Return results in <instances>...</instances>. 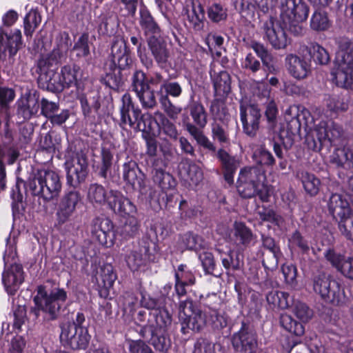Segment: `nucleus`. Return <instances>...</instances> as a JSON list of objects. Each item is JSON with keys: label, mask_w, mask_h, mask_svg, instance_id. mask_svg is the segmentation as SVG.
Instances as JSON below:
<instances>
[{"label": "nucleus", "mask_w": 353, "mask_h": 353, "mask_svg": "<svg viewBox=\"0 0 353 353\" xmlns=\"http://www.w3.org/2000/svg\"><path fill=\"white\" fill-rule=\"evenodd\" d=\"M327 206L330 213L336 220L350 214L352 212L346 197L339 194H332L330 196Z\"/></svg>", "instance_id": "412c9836"}, {"label": "nucleus", "mask_w": 353, "mask_h": 353, "mask_svg": "<svg viewBox=\"0 0 353 353\" xmlns=\"http://www.w3.org/2000/svg\"><path fill=\"white\" fill-rule=\"evenodd\" d=\"M208 17L213 23H219L227 19V10L220 3H214L207 10Z\"/></svg>", "instance_id": "5fc2aeb1"}, {"label": "nucleus", "mask_w": 353, "mask_h": 353, "mask_svg": "<svg viewBox=\"0 0 353 353\" xmlns=\"http://www.w3.org/2000/svg\"><path fill=\"white\" fill-rule=\"evenodd\" d=\"M188 21L195 31H201L205 26V10L201 3L196 0L191 1L190 8L187 10Z\"/></svg>", "instance_id": "393cba45"}, {"label": "nucleus", "mask_w": 353, "mask_h": 353, "mask_svg": "<svg viewBox=\"0 0 353 353\" xmlns=\"http://www.w3.org/2000/svg\"><path fill=\"white\" fill-rule=\"evenodd\" d=\"M130 353H154L152 348L141 339L130 340L128 342Z\"/></svg>", "instance_id": "774afa93"}, {"label": "nucleus", "mask_w": 353, "mask_h": 353, "mask_svg": "<svg viewBox=\"0 0 353 353\" xmlns=\"http://www.w3.org/2000/svg\"><path fill=\"white\" fill-rule=\"evenodd\" d=\"M107 193L102 185L92 184L89 188V199L98 203H105L107 198Z\"/></svg>", "instance_id": "0e129e2a"}, {"label": "nucleus", "mask_w": 353, "mask_h": 353, "mask_svg": "<svg viewBox=\"0 0 353 353\" xmlns=\"http://www.w3.org/2000/svg\"><path fill=\"white\" fill-rule=\"evenodd\" d=\"M139 26L147 40L161 37V30L150 12L145 8L140 9Z\"/></svg>", "instance_id": "aec40b11"}, {"label": "nucleus", "mask_w": 353, "mask_h": 353, "mask_svg": "<svg viewBox=\"0 0 353 353\" xmlns=\"http://www.w3.org/2000/svg\"><path fill=\"white\" fill-rule=\"evenodd\" d=\"M307 51L316 64L326 65L329 63L330 58L327 51L316 43H312L307 47Z\"/></svg>", "instance_id": "79ce46f5"}, {"label": "nucleus", "mask_w": 353, "mask_h": 353, "mask_svg": "<svg viewBox=\"0 0 353 353\" xmlns=\"http://www.w3.org/2000/svg\"><path fill=\"white\" fill-rule=\"evenodd\" d=\"M123 259L128 267L133 272L137 271L150 260L149 246L140 244L126 246L123 249Z\"/></svg>", "instance_id": "4468645a"}, {"label": "nucleus", "mask_w": 353, "mask_h": 353, "mask_svg": "<svg viewBox=\"0 0 353 353\" xmlns=\"http://www.w3.org/2000/svg\"><path fill=\"white\" fill-rule=\"evenodd\" d=\"M234 241L237 246L248 247L254 239L252 230L243 222L235 221L232 230Z\"/></svg>", "instance_id": "bb28decb"}, {"label": "nucleus", "mask_w": 353, "mask_h": 353, "mask_svg": "<svg viewBox=\"0 0 353 353\" xmlns=\"http://www.w3.org/2000/svg\"><path fill=\"white\" fill-rule=\"evenodd\" d=\"M239 110L243 132L249 137H254L259 128V121L261 117L260 110L255 105L241 101Z\"/></svg>", "instance_id": "ddd939ff"}, {"label": "nucleus", "mask_w": 353, "mask_h": 353, "mask_svg": "<svg viewBox=\"0 0 353 353\" xmlns=\"http://www.w3.org/2000/svg\"><path fill=\"white\" fill-rule=\"evenodd\" d=\"M59 201L63 202L65 205L75 212L81 202V198L78 192L70 191L63 195Z\"/></svg>", "instance_id": "e2e57ef3"}, {"label": "nucleus", "mask_w": 353, "mask_h": 353, "mask_svg": "<svg viewBox=\"0 0 353 353\" xmlns=\"http://www.w3.org/2000/svg\"><path fill=\"white\" fill-rule=\"evenodd\" d=\"M280 324L285 330L296 336H302L305 332L303 324L294 320L292 316L286 313L281 314Z\"/></svg>", "instance_id": "58836bf2"}, {"label": "nucleus", "mask_w": 353, "mask_h": 353, "mask_svg": "<svg viewBox=\"0 0 353 353\" xmlns=\"http://www.w3.org/2000/svg\"><path fill=\"white\" fill-rule=\"evenodd\" d=\"M266 301L272 309L283 310L290 306L292 298L287 292L272 290L266 295Z\"/></svg>", "instance_id": "2f4dec72"}, {"label": "nucleus", "mask_w": 353, "mask_h": 353, "mask_svg": "<svg viewBox=\"0 0 353 353\" xmlns=\"http://www.w3.org/2000/svg\"><path fill=\"white\" fill-rule=\"evenodd\" d=\"M263 247L268 250L272 254V259L270 262H266L263 260V265L265 268H274L278 265L279 259L282 255L279 246L275 243L274 239L269 236H261Z\"/></svg>", "instance_id": "c756f323"}, {"label": "nucleus", "mask_w": 353, "mask_h": 353, "mask_svg": "<svg viewBox=\"0 0 353 353\" xmlns=\"http://www.w3.org/2000/svg\"><path fill=\"white\" fill-rule=\"evenodd\" d=\"M211 130L213 139L221 145L225 147L230 144V134L226 125H221L217 121H214L211 124Z\"/></svg>", "instance_id": "ea45409f"}, {"label": "nucleus", "mask_w": 353, "mask_h": 353, "mask_svg": "<svg viewBox=\"0 0 353 353\" xmlns=\"http://www.w3.org/2000/svg\"><path fill=\"white\" fill-rule=\"evenodd\" d=\"M160 117L158 123L159 132L169 137L171 140L176 141L179 137V132L175 124L165 117L162 113L157 112Z\"/></svg>", "instance_id": "49530a36"}, {"label": "nucleus", "mask_w": 353, "mask_h": 353, "mask_svg": "<svg viewBox=\"0 0 353 353\" xmlns=\"http://www.w3.org/2000/svg\"><path fill=\"white\" fill-rule=\"evenodd\" d=\"M43 198L45 200H50L57 196L61 189V183L59 178H43Z\"/></svg>", "instance_id": "a19ab883"}, {"label": "nucleus", "mask_w": 353, "mask_h": 353, "mask_svg": "<svg viewBox=\"0 0 353 353\" xmlns=\"http://www.w3.org/2000/svg\"><path fill=\"white\" fill-rule=\"evenodd\" d=\"M190 116L194 124L188 123L185 129L195 139L197 144L213 153L216 148L214 144L207 137L200 128H203L208 123V115L204 106L198 101H193L189 106Z\"/></svg>", "instance_id": "423d86ee"}, {"label": "nucleus", "mask_w": 353, "mask_h": 353, "mask_svg": "<svg viewBox=\"0 0 353 353\" xmlns=\"http://www.w3.org/2000/svg\"><path fill=\"white\" fill-rule=\"evenodd\" d=\"M74 214V212L65 205L63 202L59 201L55 213L54 227L58 230H62L63 227L65 226V230L69 231L68 228L71 226V223L68 224V223Z\"/></svg>", "instance_id": "f704fd0d"}, {"label": "nucleus", "mask_w": 353, "mask_h": 353, "mask_svg": "<svg viewBox=\"0 0 353 353\" xmlns=\"http://www.w3.org/2000/svg\"><path fill=\"white\" fill-rule=\"evenodd\" d=\"M210 76L213 81L215 95L227 96L231 90V79L228 72L224 70L217 72L214 69L211 68Z\"/></svg>", "instance_id": "b1692460"}, {"label": "nucleus", "mask_w": 353, "mask_h": 353, "mask_svg": "<svg viewBox=\"0 0 353 353\" xmlns=\"http://www.w3.org/2000/svg\"><path fill=\"white\" fill-rule=\"evenodd\" d=\"M90 231L93 239L105 247H111L114 244V232L113 224L110 219L97 217L92 221Z\"/></svg>", "instance_id": "f8f14e48"}, {"label": "nucleus", "mask_w": 353, "mask_h": 353, "mask_svg": "<svg viewBox=\"0 0 353 353\" xmlns=\"http://www.w3.org/2000/svg\"><path fill=\"white\" fill-rule=\"evenodd\" d=\"M293 306V312L303 322L309 321L313 314L312 310L308 307V306L299 301H294L292 299L291 305Z\"/></svg>", "instance_id": "6e6d98bb"}, {"label": "nucleus", "mask_w": 353, "mask_h": 353, "mask_svg": "<svg viewBox=\"0 0 353 353\" xmlns=\"http://www.w3.org/2000/svg\"><path fill=\"white\" fill-rule=\"evenodd\" d=\"M336 44L339 65L332 75L337 86H346L347 77L353 72V41L347 37H341Z\"/></svg>", "instance_id": "6e6552de"}, {"label": "nucleus", "mask_w": 353, "mask_h": 353, "mask_svg": "<svg viewBox=\"0 0 353 353\" xmlns=\"http://www.w3.org/2000/svg\"><path fill=\"white\" fill-rule=\"evenodd\" d=\"M75 327L73 324H60V340L73 350H85L90 339L88 329Z\"/></svg>", "instance_id": "9d476101"}, {"label": "nucleus", "mask_w": 353, "mask_h": 353, "mask_svg": "<svg viewBox=\"0 0 353 353\" xmlns=\"http://www.w3.org/2000/svg\"><path fill=\"white\" fill-rule=\"evenodd\" d=\"M140 226L138 219L133 216H130L119 228V232L125 239L133 238L139 234Z\"/></svg>", "instance_id": "a18cd8bd"}, {"label": "nucleus", "mask_w": 353, "mask_h": 353, "mask_svg": "<svg viewBox=\"0 0 353 353\" xmlns=\"http://www.w3.org/2000/svg\"><path fill=\"white\" fill-rule=\"evenodd\" d=\"M61 80V74L56 73L54 70H50L47 74H39V81L46 84L48 90L54 92H60L65 88Z\"/></svg>", "instance_id": "7c9ffc66"}, {"label": "nucleus", "mask_w": 353, "mask_h": 353, "mask_svg": "<svg viewBox=\"0 0 353 353\" xmlns=\"http://www.w3.org/2000/svg\"><path fill=\"white\" fill-rule=\"evenodd\" d=\"M21 39L20 30H15L12 34H8L0 28V59L6 57L7 52L9 57L14 56L19 50Z\"/></svg>", "instance_id": "a211bd4d"}, {"label": "nucleus", "mask_w": 353, "mask_h": 353, "mask_svg": "<svg viewBox=\"0 0 353 353\" xmlns=\"http://www.w3.org/2000/svg\"><path fill=\"white\" fill-rule=\"evenodd\" d=\"M327 288H331L332 292L336 290V281L332 279L325 273H319L313 278V289L324 300V298H329Z\"/></svg>", "instance_id": "c85d7f7f"}, {"label": "nucleus", "mask_w": 353, "mask_h": 353, "mask_svg": "<svg viewBox=\"0 0 353 353\" xmlns=\"http://www.w3.org/2000/svg\"><path fill=\"white\" fill-rule=\"evenodd\" d=\"M272 7L277 6L281 12V21L270 16L263 21L261 30L263 38L276 50L285 49L288 45L285 33L288 30L294 36H302L305 29L302 23L309 14L308 6L302 0H269Z\"/></svg>", "instance_id": "f257e3e1"}, {"label": "nucleus", "mask_w": 353, "mask_h": 353, "mask_svg": "<svg viewBox=\"0 0 353 353\" xmlns=\"http://www.w3.org/2000/svg\"><path fill=\"white\" fill-rule=\"evenodd\" d=\"M180 245L184 250L195 252L204 249L205 247L202 237L192 232H185L181 236Z\"/></svg>", "instance_id": "72a5a7b5"}, {"label": "nucleus", "mask_w": 353, "mask_h": 353, "mask_svg": "<svg viewBox=\"0 0 353 353\" xmlns=\"http://www.w3.org/2000/svg\"><path fill=\"white\" fill-rule=\"evenodd\" d=\"M336 290L332 292L330 288H327L325 290L328 291L329 298H324V301L335 305H343L345 303L344 293L340 289V285L336 281Z\"/></svg>", "instance_id": "338daca9"}, {"label": "nucleus", "mask_w": 353, "mask_h": 353, "mask_svg": "<svg viewBox=\"0 0 353 353\" xmlns=\"http://www.w3.org/2000/svg\"><path fill=\"white\" fill-rule=\"evenodd\" d=\"M300 114H299V107L292 105L285 111V120L288 122V129L292 133H298L301 130Z\"/></svg>", "instance_id": "c03bdc74"}, {"label": "nucleus", "mask_w": 353, "mask_h": 353, "mask_svg": "<svg viewBox=\"0 0 353 353\" xmlns=\"http://www.w3.org/2000/svg\"><path fill=\"white\" fill-rule=\"evenodd\" d=\"M42 179L43 178H28L27 181H24L22 178H17L15 188L17 193H15L14 189L12 190L11 194L12 203L22 201L23 195L21 193V188H23L26 193L29 192L34 196L41 195L43 196V183Z\"/></svg>", "instance_id": "2eb2a0df"}, {"label": "nucleus", "mask_w": 353, "mask_h": 353, "mask_svg": "<svg viewBox=\"0 0 353 353\" xmlns=\"http://www.w3.org/2000/svg\"><path fill=\"white\" fill-rule=\"evenodd\" d=\"M339 228L345 239L353 241V214L352 213L339 220Z\"/></svg>", "instance_id": "13d9d810"}, {"label": "nucleus", "mask_w": 353, "mask_h": 353, "mask_svg": "<svg viewBox=\"0 0 353 353\" xmlns=\"http://www.w3.org/2000/svg\"><path fill=\"white\" fill-rule=\"evenodd\" d=\"M80 73V67L76 64L65 65L61 69L62 82L65 88L76 85Z\"/></svg>", "instance_id": "4c0bfd02"}, {"label": "nucleus", "mask_w": 353, "mask_h": 353, "mask_svg": "<svg viewBox=\"0 0 353 353\" xmlns=\"http://www.w3.org/2000/svg\"><path fill=\"white\" fill-rule=\"evenodd\" d=\"M236 188L243 198H251L256 192V184L254 181L250 180V178H238Z\"/></svg>", "instance_id": "09e8293b"}, {"label": "nucleus", "mask_w": 353, "mask_h": 353, "mask_svg": "<svg viewBox=\"0 0 353 353\" xmlns=\"http://www.w3.org/2000/svg\"><path fill=\"white\" fill-rule=\"evenodd\" d=\"M73 50L77 52L78 57H85L90 54L89 35L82 34L74 43Z\"/></svg>", "instance_id": "680f3d73"}, {"label": "nucleus", "mask_w": 353, "mask_h": 353, "mask_svg": "<svg viewBox=\"0 0 353 353\" xmlns=\"http://www.w3.org/2000/svg\"><path fill=\"white\" fill-rule=\"evenodd\" d=\"M41 16L36 11L29 12L24 18V33L27 37H32L35 29L40 24Z\"/></svg>", "instance_id": "864d4df0"}, {"label": "nucleus", "mask_w": 353, "mask_h": 353, "mask_svg": "<svg viewBox=\"0 0 353 353\" xmlns=\"http://www.w3.org/2000/svg\"><path fill=\"white\" fill-rule=\"evenodd\" d=\"M67 50V43H61L57 45V47L54 48L50 53L42 56L38 61L40 74H47L51 70L55 71L57 65L61 61Z\"/></svg>", "instance_id": "f3484780"}, {"label": "nucleus", "mask_w": 353, "mask_h": 353, "mask_svg": "<svg viewBox=\"0 0 353 353\" xmlns=\"http://www.w3.org/2000/svg\"><path fill=\"white\" fill-rule=\"evenodd\" d=\"M23 267L19 264H12L2 273V283L8 294H14L24 281Z\"/></svg>", "instance_id": "dca6fc26"}, {"label": "nucleus", "mask_w": 353, "mask_h": 353, "mask_svg": "<svg viewBox=\"0 0 353 353\" xmlns=\"http://www.w3.org/2000/svg\"><path fill=\"white\" fill-rule=\"evenodd\" d=\"M230 318L224 313L221 314L217 310L208 307V325L214 330H221L229 325Z\"/></svg>", "instance_id": "e433bc0d"}, {"label": "nucleus", "mask_w": 353, "mask_h": 353, "mask_svg": "<svg viewBox=\"0 0 353 353\" xmlns=\"http://www.w3.org/2000/svg\"><path fill=\"white\" fill-rule=\"evenodd\" d=\"M67 298L68 292L63 288H54L48 292L44 287L39 286L34 301L39 310L48 314L49 320L52 321L58 318Z\"/></svg>", "instance_id": "0eeeda50"}, {"label": "nucleus", "mask_w": 353, "mask_h": 353, "mask_svg": "<svg viewBox=\"0 0 353 353\" xmlns=\"http://www.w3.org/2000/svg\"><path fill=\"white\" fill-rule=\"evenodd\" d=\"M172 289V284L168 283L161 291V296L154 298L142 295L141 300V306L150 312L148 323L141 327L139 335L157 351L163 353H166L171 347L168 327L171 325L172 317L165 307V296Z\"/></svg>", "instance_id": "f03ea898"}, {"label": "nucleus", "mask_w": 353, "mask_h": 353, "mask_svg": "<svg viewBox=\"0 0 353 353\" xmlns=\"http://www.w3.org/2000/svg\"><path fill=\"white\" fill-rule=\"evenodd\" d=\"M232 344L240 353H255L258 347L256 334L243 322L241 329L232 335Z\"/></svg>", "instance_id": "9b49d317"}, {"label": "nucleus", "mask_w": 353, "mask_h": 353, "mask_svg": "<svg viewBox=\"0 0 353 353\" xmlns=\"http://www.w3.org/2000/svg\"><path fill=\"white\" fill-rule=\"evenodd\" d=\"M121 101V127L124 129L126 125H128L135 130L150 132L152 115L150 113H142L141 110L134 105L129 93L124 94Z\"/></svg>", "instance_id": "20e7f679"}, {"label": "nucleus", "mask_w": 353, "mask_h": 353, "mask_svg": "<svg viewBox=\"0 0 353 353\" xmlns=\"http://www.w3.org/2000/svg\"><path fill=\"white\" fill-rule=\"evenodd\" d=\"M115 17L101 14L99 17V32L101 34H108L113 32Z\"/></svg>", "instance_id": "69168bd1"}, {"label": "nucleus", "mask_w": 353, "mask_h": 353, "mask_svg": "<svg viewBox=\"0 0 353 353\" xmlns=\"http://www.w3.org/2000/svg\"><path fill=\"white\" fill-rule=\"evenodd\" d=\"M210 112L214 121H223L228 117V113L224 101L221 99L216 98L212 101L210 106Z\"/></svg>", "instance_id": "8fccbe9b"}, {"label": "nucleus", "mask_w": 353, "mask_h": 353, "mask_svg": "<svg viewBox=\"0 0 353 353\" xmlns=\"http://www.w3.org/2000/svg\"><path fill=\"white\" fill-rule=\"evenodd\" d=\"M289 242L291 246L299 248L303 254H307L310 250L309 242L298 230L292 233Z\"/></svg>", "instance_id": "bf43d9fd"}, {"label": "nucleus", "mask_w": 353, "mask_h": 353, "mask_svg": "<svg viewBox=\"0 0 353 353\" xmlns=\"http://www.w3.org/2000/svg\"><path fill=\"white\" fill-rule=\"evenodd\" d=\"M77 166L72 165L70 166L68 163H66L67 176H85V171L87 168V158L85 154L83 152L77 153Z\"/></svg>", "instance_id": "de8ad7c7"}, {"label": "nucleus", "mask_w": 353, "mask_h": 353, "mask_svg": "<svg viewBox=\"0 0 353 353\" xmlns=\"http://www.w3.org/2000/svg\"><path fill=\"white\" fill-rule=\"evenodd\" d=\"M217 157L221 161L224 176H232L239 166V161L222 148L218 150Z\"/></svg>", "instance_id": "473e14b6"}, {"label": "nucleus", "mask_w": 353, "mask_h": 353, "mask_svg": "<svg viewBox=\"0 0 353 353\" xmlns=\"http://www.w3.org/2000/svg\"><path fill=\"white\" fill-rule=\"evenodd\" d=\"M161 37H157L147 40L148 47L157 63L163 66L169 58V52L166 43L161 39Z\"/></svg>", "instance_id": "a878e982"}, {"label": "nucleus", "mask_w": 353, "mask_h": 353, "mask_svg": "<svg viewBox=\"0 0 353 353\" xmlns=\"http://www.w3.org/2000/svg\"><path fill=\"white\" fill-rule=\"evenodd\" d=\"M285 63L288 73L296 79L300 80L306 78L310 72L309 63L296 54H287Z\"/></svg>", "instance_id": "6ab92c4d"}, {"label": "nucleus", "mask_w": 353, "mask_h": 353, "mask_svg": "<svg viewBox=\"0 0 353 353\" xmlns=\"http://www.w3.org/2000/svg\"><path fill=\"white\" fill-rule=\"evenodd\" d=\"M179 321L183 334H188L190 330L199 332L208 325V307L202 310L191 299H186L179 304Z\"/></svg>", "instance_id": "39448f33"}, {"label": "nucleus", "mask_w": 353, "mask_h": 353, "mask_svg": "<svg viewBox=\"0 0 353 353\" xmlns=\"http://www.w3.org/2000/svg\"><path fill=\"white\" fill-rule=\"evenodd\" d=\"M331 26L327 13L323 10L315 11L310 20V27L315 31L327 30Z\"/></svg>", "instance_id": "37998d69"}, {"label": "nucleus", "mask_w": 353, "mask_h": 353, "mask_svg": "<svg viewBox=\"0 0 353 353\" xmlns=\"http://www.w3.org/2000/svg\"><path fill=\"white\" fill-rule=\"evenodd\" d=\"M132 90L144 110H153L157 106L155 91L146 81L145 74L141 70H136L132 77Z\"/></svg>", "instance_id": "1a4fd4ad"}, {"label": "nucleus", "mask_w": 353, "mask_h": 353, "mask_svg": "<svg viewBox=\"0 0 353 353\" xmlns=\"http://www.w3.org/2000/svg\"><path fill=\"white\" fill-rule=\"evenodd\" d=\"M223 266L227 270H239L243 266V261L240 260L239 256L232 250L221 256Z\"/></svg>", "instance_id": "603ef678"}, {"label": "nucleus", "mask_w": 353, "mask_h": 353, "mask_svg": "<svg viewBox=\"0 0 353 353\" xmlns=\"http://www.w3.org/2000/svg\"><path fill=\"white\" fill-rule=\"evenodd\" d=\"M251 48L260 58L263 65L266 68L267 70L270 73H274L276 71L273 64L274 57L267 48L263 44L256 41L252 42Z\"/></svg>", "instance_id": "c9c22d12"}, {"label": "nucleus", "mask_w": 353, "mask_h": 353, "mask_svg": "<svg viewBox=\"0 0 353 353\" xmlns=\"http://www.w3.org/2000/svg\"><path fill=\"white\" fill-rule=\"evenodd\" d=\"M94 276L98 286L105 290L111 288L117 279V274L114 271L113 266L110 263L100 266Z\"/></svg>", "instance_id": "cd10ccee"}, {"label": "nucleus", "mask_w": 353, "mask_h": 353, "mask_svg": "<svg viewBox=\"0 0 353 353\" xmlns=\"http://www.w3.org/2000/svg\"><path fill=\"white\" fill-rule=\"evenodd\" d=\"M112 63L109 71L103 77L104 83L112 90H119L123 84L121 71L130 68L132 64L130 50L125 39L117 37L111 47Z\"/></svg>", "instance_id": "7ed1b4c3"}, {"label": "nucleus", "mask_w": 353, "mask_h": 353, "mask_svg": "<svg viewBox=\"0 0 353 353\" xmlns=\"http://www.w3.org/2000/svg\"><path fill=\"white\" fill-rule=\"evenodd\" d=\"M160 188L143 187L140 190L141 194L144 196V199L148 202L151 208L154 211H158L162 208L163 205H166L168 202V194Z\"/></svg>", "instance_id": "5701e85b"}, {"label": "nucleus", "mask_w": 353, "mask_h": 353, "mask_svg": "<svg viewBox=\"0 0 353 353\" xmlns=\"http://www.w3.org/2000/svg\"><path fill=\"white\" fill-rule=\"evenodd\" d=\"M174 280L190 286L194 285L196 282L192 271L185 264L179 265L174 270Z\"/></svg>", "instance_id": "3c124183"}, {"label": "nucleus", "mask_w": 353, "mask_h": 353, "mask_svg": "<svg viewBox=\"0 0 353 353\" xmlns=\"http://www.w3.org/2000/svg\"><path fill=\"white\" fill-rule=\"evenodd\" d=\"M241 68L252 74H256L261 68V61L252 53H248L241 60Z\"/></svg>", "instance_id": "4d7b16f0"}, {"label": "nucleus", "mask_w": 353, "mask_h": 353, "mask_svg": "<svg viewBox=\"0 0 353 353\" xmlns=\"http://www.w3.org/2000/svg\"><path fill=\"white\" fill-rule=\"evenodd\" d=\"M317 138L320 142H332L339 138L341 135V128L334 121H322L316 128Z\"/></svg>", "instance_id": "4be33fe9"}, {"label": "nucleus", "mask_w": 353, "mask_h": 353, "mask_svg": "<svg viewBox=\"0 0 353 353\" xmlns=\"http://www.w3.org/2000/svg\"><path fill=\"white\" fill-rule=\"evenodd\" d=\"M199 259L205 274L216 276V263L212 253L203 251L199 254Z\"/></svg>", "instance_id": "052dcab7"}]
</instances>
